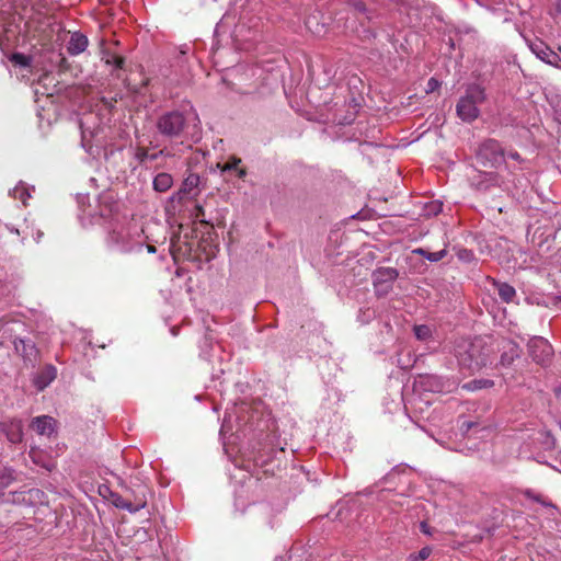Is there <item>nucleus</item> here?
<instances>
[{
  "label": "nucleus",
  "mask_w": 561,
  "mask_h": 561,
  "mask_svg": "<svg viewBox=\"0 0 561 561\" xmlns=\"http://www.w3.org/2000/svg\"><path fill=\"white\" fill-rule=\"evenodd\" d=\"M456 357L461 370L470 375L492 364L495 353V342L490 337H476L460 340L455 348Z\"/></svg>",
  "instance_id": "obj_1"
},
{
  "label": "nucleus",
  "mask_w": 561,
  "mask_h": 561,
  "mask_svg": "<svg viewBox=\"0 0 561 561\" xmlns=\"http://www.w3.org/2000/svg\"><path fill=\"white\" fill-rule=\"evenodd\" d=\"M146 239L145 230L137 221L124 220L112 225L106 243L113 251L127 253L140 251Z\"/></svg>",
  "instance_id": "obj_2"
},
{
  "label": "nucleus",
  "mask_w": 561,
  "mask_h": 561,
  "mask_svg": "<svg viewBox=\"0 0 561 561\" xmlns=\"http://www.w3.org/2000/svg\"><path fill=\"white\" fill-rule=\"evenodd\" d=\"M485 101V91L480 84H469L456 105L457 116L466 123H472L480 115L479 105Z\"/></svg>",
  "instance_id": "obj_3"
},
{
  "label": "nucleus",
  "mask_w": 561,
  "mask_h": 561,
  "mask_svg": "<svg viewBox=\"0 0 561 561\" xmlns=\"http://www.w3.org/2000/svg\"><path fill=\"white\" fill-rule=\"evenodd\" d=\"M251 11H253L251 0H233L229 10L216 25L215 32L219 33L224 28L233 24V35L238 37L241 33V28L245 26V21L249 19Z\"/></svg>",
  "instance_id": "obj_4"
},
{
  "label": "nucleus",
  "mask_w": 561,
  "mask_h": 561,
  "mask_svg": "<svg viewBox=\"0 0 561 561\" xmlns=\"http://www.w3.org/2000/svg\"><path fill=\"white\" fill-rule=\"evenodd\" d=\"M255 75H257L260 81L259 92L262 95L276 91L280 79L277 56L263 59L256 67Z\"/></svg>",
  "instance_id": "obj_5"
},
{
  "label": "nucleus",
  "mask_w": 561,
  "mask_h": 561,
  "mask_svg": "<svg viewBox=\"0 0 561 561\" xmlns=\"http://www.w3.org/2000/svg\"><path fill=\"white\" fill-rule=\"evenodd\" d=\"M216 168L220 171L224 180L231 184L233 188L237 191L242 188L241 184L245 182L248 169L241 158L231 154L225 161L217 162Z\"/></svg>",
  "instance_id": "obj_6"
},
{
  "label": "nucleus",
  "mask_w": 561,
  "mask_h": 561,
  "mask_svg": "<svg viewBox=\"0 0 561 561\" xmlns=\"http://www.w3.org/2000/svg\"><path fill=\"white\" fill-rule=\"evenodd\" d=\"M95 116L88 114L80 121L81 145L87 152L93 153V147H102L104 145V127L94 125Z\"/></svg>",
  "instance_id": "obj_7"
},
{
  "label": "nucleus",
  "mask_w": 561,
  "mask_h": 561,
  "mask_svg": "<svg viewBox=\"0 0 561 561\" xmlns=\"http://www.w3.org/2000/svg\"><path fill=\"white\" fill-rule=\"evenodd\" d=\"M186 125V119L180 111H170L158 117L156 127L160 135L167 138H179Z\"/></svg>",
  "instance_id": "obj_8"
},
{
  "label": "nucleus",
  "mask_w": 561,
  "mask_h": 561,
  "mask_svg": "<svg viewBox=\"0 0 561 561\" xmlns=\"http://www.w3.org/2000/svg\"><path fill=\"white\" fill-rule=\"evenodd\" d=\"M233 463L237 468H243L245 471L250 472L252 465L250 461L239 462L237 458H234ZM253 467L255 468V474L257 480L267 479L268 477H275L276 471L280 468V462L276 458L264 459L262 455L256 456L253 459Z\"/></svg>",
  "instance_id": "obj_9"
},
{
  "label": "nucleus",
  "mask_w": 561,
  "mask_h": 561,
  "mask_svg": "<svg viewBox=\"0 0 561 561\" xmlns=\"http://www.w3.org/2000/svg\"><path fill=\"white\" fill-rule=\"evenodd\" d=\"M479 162L485 168H496L504 161V150L495 139L483 141L477 152Z\"/></svg>",
  "instance_id": "obj_10"
},
{
  "label": "nucleus",
  "mask_w": 561,
  "mask_h": 561,
  "mask_svg": "<svg viewBox=\"0 0 561 561\" xmlns=\"http://www.w3.org/2000/svg\"><path fill=\"white\" fill-rule=\"evenodd\" d=\"M528 353L533 360L539 365H547L552 357V347L549 342L540 336H535L528 342Z\"/></svg>",
  "instance_id": "obj_11"
},
{
  "label": "nucleus",
  "mask_w": 561,
  "mask_h": 561,
  "mask_svg": "<svg viewBox=\"0 0 561 561\" xmlns=\"http://www.w3.org/2000/svg\"><path fill=\"white\" fill-rule=\"evenodd\" d=\"M11 502L19 505L36 506L47 502L46 494L36 488L22 490L18 492H9Z\"/></svg>",
  "instance_id": "obj_12"
},
{
  "label": "nucleus",
  "mask_w": 561,
  "mask_h": 561,
  "mask_svg": "<svg viewBox=\"0 0 561 561\" xmlns=\"http://www.w3.org/2000/svg\"><path fill=\"white\" fill-rule=\"evenodd\" d=\"M112 504L116 508L125 510L129 513H137L147 506V499L144 492L134 495V501L127 500L116 492H110Z\"/></svg>",
  "instance_id": "obj_13"
},
{
  "label": "nucleus",
  "mask_w": 561,
  "mask_h": 561,
  "mask_svg": "<svg viewBox=\"0 0 561 561\" xmlns=\"http://www.w3.org/2000/svg\"><path fill=\"white\" fill-rule=\"evenodd\" d=\"M399 273L393 267H379L374 272V287L378 294L385 295L392 288Z\"/></svg>",
  "instance_id": "obj_14"
},
{
  "label": "nucleus",
  "mask_w": 561,
  "mask_h": 561,
  "mask_svg": "<svg viewBox=\"0 0 561 561\" xmlns=\"http://www.w3.org/2000/svg\"><path fill=\"white\" fill-rule=\"evenodd\" d=\"M501 353L499 366L510 367L520 356V348L512 340H502L495 343V351Z\"/></svg>",
  "instance_id": "obj_15"
},
{
  "label": "nucleus",
  "mask_w": 561,
  "mask_h": 561,
  "mask_svg": "<svg viewBox=\"0 0 561 561\" xmlns=\"http://www.w3.org/2000/svg\"><path fill=\"white\" fill-rule=\"evenodd\" d=\"M201 178L196 173H190L183 181L181 188L172 196L173 201L193 198L199 193Z\"/></svg>",
  "instance_id": "obj_16"
},
{
  "label": "nucleus",
  "mask_w": 561,
  "mask_h": 561,
  "mask_svg": "<svg viewBox=\"0 0 561 561\" xmlns=\"http://www.w3.org/2000/svg\"><path fill=\"white\" fill-rule=\"evenodd\" d=\"M1 432L12 444H18L23 438L22 422L16 419H7L0 423Z\"/></svg>",
  "instance_id": "obj_17"
},
{
  "label": "nucleus",
  "mask_w": 561,
  "mask_h": 561,
  "mask_svg": "<svg viewBox=\"0 0 561 561\" xmlns=\"http://www.w3.org/2000/svg\"><path fill=\"white\" fill-rule=\"evenodd\" d=\"M531 51L540 58L542 61L554 66L557 68H561V58L560 56L551 50L545 43L536 42L530 45Z\"/></svg>",
  "instance_id": "obj_18"
},
{
  "label": "nucleus",
  "mask_w": 561,
  "mask_h": 561,
  "mask_svg": "<svg viewBox=\"0 0 561 561\" xmlns=\"http://www.w3.org/2000/svg\"><path fill=\"white\" fill-rule=\"evenodd\" d=\"M259 512H260L263 523L270 529L276 528V526L278 524V514H279L277 504H271L268 502L261 503L259 506Z\"/></svg>",
  "instance_id": "obj_19"
},
{
  "label": "nucleus",
  "mask_w": 561,
  "mask_h": 561,
  "mask_svg": "<svg viewBox=\"0 0 561 561\" xmlns=\"http://www.w3.org/2000/svg\"><path fill=\"white\" fill-rule=\"evenodd\" d=\"M31 427L38 434L50 436L56 428V421L48 415L36 416L32 420Z\"/></svg>",
  "instance_id": "obj_20"
},
{
  "label": "nucleus",
  "mask_w": 561,
  "mask_h": 561,
  "mask_svg": "<svg viewBox=\"0 0 561 561\" xmlns=\"http://www.w3.org/2000/svg\"><path fill=\"white\" fill-rule=\"evenodd\" d=\"M89 41L85 35L80 32H73L67 45V50L70 55L77 56L83 53L88 47Z\"/></svg>",
  "instance_id": "obj_21"
},
{
  "label": "nucleus",
  "mask_w": 561,
  "mask_h": 561,
  "mask_svg": "<svg viewBox=\"0 0 561 561\" xmlns=\"http://www.w3.org/2000/svg\"><path fill=\"white\" fill-rule=\"evenodd\" d=\"M57 376L54 366H46L34 379V383L38 390H44Z\"/></svg>",
  "instance_id": "obj_22"
},
{
  "label": "nucleus",
  "mask_w": 561,
  "mask_h": 561,
  "mask_svg": "<svg viewBox=\"0 0 561 561\" xmlns=\"http://www.w3.org/2000/svg\"><path fill=\"white\" fill-rule=\"evenodd\" d=\"M14 480L13 470L9 468L0 469V502H11V496L9 493H4V490L12 483Z\"/></svg>",
  "instance_id": "obj_23"
},
{
  "label": "nucleus",
  "mask_w": 561,
  "mask_h": 561,
  "mask_svg": "<svg viewBox=\"0 0 561 561\" xmlns=\"http://www.w3.org/2000/svg\"><path fill=\"white\" fill-rule=\"evenodd\" d=\"M351 7L362 24L365 21L371 22L376 16L375 12L369 10L363 1H354L351 3Z\"/></svg>",
  "instance_id": "obj_24"
},
{
  "label": "nucleus",
  "mask_w": 561,
  "mask_h": 561,
  "mask_svg": "<svg viewBox=\"0 0 561 561\" xmlns=\"http://www.w3.org/2000/svg\"><path fill=\"white\" fill-rule=\"evenodd\" d=\"M164 150H160L156 153H150L148 149L144 147H137L134 153L135 159L139 162L141 165H148L149 162H152L158 159V157L163 156Z\"/></svg>",
  "instance_id": "obj_25"
},
{
  "label": "nucleus",
  "mask_w": 561,
  "mask_h": 561,
  "mask_svg": "<svg viewBox=\"0 0 561 561\" xmlns=\"http://www.w3.org/2000/svg\"><path fill=\"white\" fill-rule=\"evenodd\" d=\"M173 184V178L171 174L161 172L158 173L152 182L153 190L160 193L167 192Z\"/></svg>",
  "instance_id": "obj_26"
},
{
  "label": "nucleus",
  "mask_w": 561,
  "mask_h": 561,
  "mask_svg": "<svg viewBox=\"0 0 561 561\" xmlns=\"http://www.w3.org/2000/svg\"><path fill=\"white\" fill-rule=\"evenodd\" d=\"M500 298L504 302H512L516 296V290L513 286L506 283H494Z\"/></svg>",
  "instance_id": "obj_27"
},
{
  "label": "nucleus",
  "mask_w": 561,
  "mask_h": 561,
  "mask_svg": "<svg viewBox=\"0 0 561 561\" xmlns=\"http://www.w3.org/2000/svg\"><path fill=\"white\" fill-rule=\"evenodd\" d=\"M493 386L494 381L491 379H474L463 383L461 388L467 391H477L484 388H492Z\"/></svg>",
  "instance_id": "obj_28"
},
{
  "label": "nucleus",
  "mask_w": 561,
  "mask_h": 561,
  "mask_svg": "<svg viewBox=\"0 0 561 561\" xmlns=\"http://www.w3.org/2000/svg\"><path fill=\"white\" fill-rule=\"evenodd\" d=\"M11 194L15 199H20L23 205H26L27 198L31 197L30 188L25 186L23 183L16 185L12 190Z\"/></svg>",
  "instance_id": "obj_29"
},
{
  "label": "nucleus",
  "mask_w": 561,
  "mask_h": 561,
  "mask_svg": "<svg viewBox=\"0 0 561 561\" xmlns=\"http://www.w3.org/2000/svg\"><path fill=\"white\" fill-rule=\"evenodd\" d=\"M416 253L421 254L422 256L426 257L431 262H438L446 255V250L437 251V252H430L424 249H417L415 250Z\"/></svg>",
  "instance_id": "obj_30"
},
{
  "label": "nucleus",
  "mask_w": 561,
  "mask_h": 561,
  "mask_svg": "<svg viewBox=\"0 0 561 561\" xmlns=\"http://www.w3.org/2000/svg\"><path fill=\"white\" fill-rule=\"evenodd\" d=\"M413 330L416 339L420 341H426L432 336V330L426 324L415 325Z\"/></svg>",
  "instance_id": "obj_31"
},
{
  "label": "nucleus",
  "mask_w": 561,
  "mask_h": 561,
  "mask_svg": "<svg viewBox=\"0 0 561 561\" xmlns=\"http://www.w3.org/2000/svg\"><path fill=\"white\" fill-rule=\"evenodd\" d=\"M231 431V426H230V417L227 419L225 417L224 419V422L221 424V428H220V438L222 440V445H224V448H225V451L226 454L229 455V449H228V444H227V434Z\"/></svg>",
  "instance_id": "obj_32"
},
{
  "label": "nucleus",
  "mask_w": 561,
  "mask_h": 561,
  "mask_svg": "<svg viewBox=\"0 0 561 561\" xmlns=\"http://www.w3.org/2000/svg\"><path fill=\"white\" fill-rule=\"evenodd\" d=\"M432 553V548L426 546L423 547L417 553L410 554L409 559L411 561H424L426 560Z\"/></svg>",
  "instance_id": "obj_33"
},
{
  "label": "nucleus",
  "mask_w": 561,
  "mask_h": 561,
  "mask_svg": "<svg viewBox=\"0 0 561 561\" xmlns=\"http://www.w3.org/2000/svg\"><path fill=\"white\" fill-rule=\"evenodd\" d=\"M11 60L14 62V65L21 67H28L31 64V57L20 53L13 54Z\"/></svg>",
  "instance_id": "obj_34"
},
{
  "label": "nucleus",
  "mask_w": 561,
  "mask_h": 561,
  "mask_svg": "<svg viewBox=\"0 0 561 561\" xmlns=\"http://www.w3.org/2000/svg\"><path fill=\"white\" fill-rule=\"evenodd\" d=\"M106 62L113 64L116 69H122L124 65V59L119 56H112V58L107 59Z\"/></svg>",
  "instance_id": "obj_35"
},
{
  "label": "nucleus",
  "mask_w": 561,
  "mask_h": 561,
  "mask_svg": "<svg viewBox=\"0 0 561 561\" xmlns=\"http://www.w3.org/2000/svg\"><path fill=\"white\" fill-rule=\"evenodd\" d=\"M526 496L537 503H543V496L541 494H535L533 491H527Z\"/></svg>",
  "instance_id": "obj_36"
},
{
  "label": "nucleus",
  "mask_w": 561,
  "mask_h": 561,
  "mask_svg": "<svg viewBox=\"0 0 561 561\" xmlns=\"http://www.w3.org/2000/svg\"><path fill=\"white\" fill-rule=\"evenodd\" d=\"M439 87V82L435 78H431L427 82L426 92H433Z\"/></svg>",
  "instance_id": "obj_37"
},
{
  "label": "nucleus",
  "mask_w": 561,
  "mask_h": 561,
  "mask_svg": "<svg viewBox=\"0 0 561 561\" xmlns=\"http://www.w3.org/2000/svg\"><path fill=\"white\" fill-rule=\"evenodd\" d=\"M421 531L425 535H432L431 527L426 522H422L420 525Z\"/></svg>",
  "instance_id": "obj_38"
},
{
  "label": "nucleus",
  "mask_w": 561,
  "mask_h": 561,
  "mask_svg": "<svg viewBox=\"0 0 561 561\" xmlns=\"http://www.w3.org/2000/svg\"><path fill=\"white\" fill-rule=\"evenodd\" d=\"M144 245H146V249H147L148 253H156L157 252L156 247L153 244H151L150 242H148V238L146 239Z\"/></svg>",
  "instance_id": "obj_39"
},
{
  "label": "nucleus",
  "mask_w": 561,
  "mask_h": 561,
  "mask_svg": "<svg viewBox=\"0 0 561 561\" xmlns=\"http://www.w3.org/2000/svg\"><path fill=\"white\" fill-rule=\"evenodd\" d=\"M508 157L513 160L520 161V154L517 151L508 152Z\"/></svg>",
  "instance_id": "obj_40"
},
{
  "label": "nucleus",
  "mask_w": 561,
  "mask_h": 561,
  "mask_svg": "<svg viewBox=\"0 0 561 561\" xmlns=\"http://www.w3.org/2000/svg\"><path fill=\"white\" fill-rule=\"evenodd\" d=\"M106 492H111L110 489L107 486H100V494L101 495H105Z\"/></svg>",
  "instance_id": "obj_41"
},
{
  "label": "nucleus",
  "mask_w": 561,
  "mask_h": 561,
  "mask_svg": "<svg viewBox=\"0 0 561 561\" xmlns=\"http://www.w3.org/2000/svg\"><path fill=\"white\" fill-rule=\"evenodd\" d=\"M541 504L545 506L554 507V505L551 502H547L545 499H543V503H541Z\"/></svg>",
  "instance_id": "obj_42"
},
{
  "label": "nucleus",
  "mask_w": 561,
  "mask_h": 561,
  "mask_svg": "<svg viewBox=\"0 0 561 561\" xmlns=\"http://www.w3.org/2000/svg\"><path fill=\"white\" fill-rule=\"evenodd\" d=\"M557 398L559 402L561 403V388L557 391Z\"/></svg>",
  "instance_id": "obj_43"
},
{
  "label": "nucleus",
  "mask_w": 561,
  "mask_h": 561,
  "mask_svg": "<svg viewBox=\"0 0 561 561\" xmlns=\"http://www.w3.org/2000/svg\"><path fill=\"white\" fill-rule=\"evenodd\" d=\"M557 10L561 12V0H558L557 2Z\"/></svg>",
  "instance_id": "obj_44"
}]
</instances>
